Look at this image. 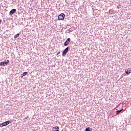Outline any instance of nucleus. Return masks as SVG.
I'll list each match as a JSON object with an SVG mask.
<instances>
[{"label":"nucleus","mask_w":131,"mask_h":131,"mask_svg":"<svg viewBox=\"0 0 131 131\" xmlns=\"http://www.w3.org/2000/svg\"><path fill=\"white\" fill-rule=\"evenodd\" d=\"M68 45H69V42H68V41H66L64 43V46H68Z\"/></svg>","instance_id":"obj_9"},{"label":"nucleus","mask_w":131,"mask_h":131,"mask_svg":"<svg viewBox=\"0 0 131 131\" xmlns=\"http://www.w3.org/2000/svg\"><path fill=\"white\" fill-rule=\"evenodd\" d=\"M59 54H60V52H59L57 54V55H59Z\"/></svg>","instance_id":"obj_14"},{"label":"nucleus","mask_w":131,"mask_h":131,"mask_svg":"<svg viewBox=\"0 0 131 131\" xmlns=\"http://www.w3.org/2000/svg\"><path fill=\"white\" fill-rule=\"evenodd\" d=\"M9 63V60H7L6 62H0V66H5V65H8V63Z\"/></svg>","instance_id":"obj_4"},{"label":"nucleus","mask_w":131,"mask_h":131,"mask_svg":"<svg viewBox=\"0 0 131 131\" xmlns=\"http://www.w3.org/2000/svg\"><path fill=\"white\" fill-rule=\"evenodd\" d=\"M68 50H69V48L67 47L62 52V56H66V54L68 53Z\"/></svg>","instance_id":"obj_3"},{"label":"nucleus","mask_w":131,"mask_h":131,"mask_svg":"<svg viewBox=\"0 0 131 131\" xmlns=\"http://www.w3.org/2000/svg\"><path fill=\"white\" fill-rule=\"evenodd\" d=\"M10 123V121H7L6 122H4L0 124V127H3V126H6L8 125Z\"/></svg>","instance_id":"obj_1"},{"label":"nucleus","mask_w":131,"mask_h":131,"mask_svg":"<svg viewBox=\"0 0 131 131\" xmlns=\"http://www.w3.org/2000/svg\"><path fill=\"white\" fill-rule=\"evenodd\" d=\"M121 111H123V109H121L120 110L117 111L116 112V113L117 115H118V114H119V113H120V112H121Z\"/></svg>","instance_id":"obj_8"},{"label":"nucleus","mask_w":131,"mask_h":131,"mask_svg":"<svg viewBox=\"0 0 131 131\" xmlns=\"http://www.w3.org/2000/svg\"><path fill=\"white\" fill-rule=\"evenodd\" d=\"M21 77H23V76H21Z\"/></svg>","instance_id":"obj_15"},{"label":"nucleus","mask_w":131,"mask_h":131,"mask_svg":"<svg viewBox=\"0 0 131 131\" xmlns=\"http://www.w3.org/2000/svg\"><path fill=\"white\" fill-rule=\"evenodd\" d=\"M60 130V128H59V126H56L55 127H53V131H59Z\"/></svg>","instance_id":"obj_6"},{"label":"nucleus","mask_w":131,"mask_h":131,"mask_svg":"<svg viewBox=\"0 0 131 131\" xmlns=\"http://www.w3.org/2000/svg\"><path fill=\"white\" fill-rule=\"evenodd\" d=\"M125 73H126V74H127V75H128V74L131 73V69L130 68L127 69V70L125 71Z\"/></svg>","instance_id":"obj_5"},{"label":"nucleus","mask_w":131,"mask_h":131,"mask_svg":"<svg viewBox=\"0 0 131 131\" xmlns=\"http://www.w3.org/2000/svg\"><path fill=\"white\" fill-rule=\"evenodd\" d=\"M19 34H17L16 35H15L14 37V38H17V37H18V36H19Z\"/></svg>","instance_id":"obj_10"},{"label":"nucleus","mask_w":131,"mask_h":131,"mask_svg":"<svg viewBox=\"0 0 131 131\" xmlns=\"http://www.w3.org/2000/svg\"><path fill=\"white\" fill-rule=\"evenodd\" d=\"M27 74V72H25L23 74V76H25Z\"/></svg>","instance_id":"obj_12"},{"label":"nucleus","mask_w":131,"mask_h":131,"mask_svg":"<svg viewBox=\"0 0 131 131\" xmlns=\"http://www.w3.org/2000/svg\"><path fill=\"white\" fill-rule=\"evenodd\" d=\"M70 40H71L70 38H68L67 40V41L69 43L70 42Z\"/></svg>","instance_id":"obj_13"},{"label":"nucleus","mask_w":131,"mask_h":131,"mask_svg":"<svg viewBox=\"0 0 131 131\" xmlns=\"http://www.w3.org/2000/svg\"><path fill=\"white\" fill-rule=\"evenodd\" d=\"M85 131H91V128L88 127L86 128Z\"/></svg>","instance_id":"obj_11"},{"label":"nucleus","mask_w":131,"mask_h":131,"mask_svg":"<svg viewBox=\"0 0 131 131\" xmlns=\"http://www.w3.org/2000/svg\"><path fill=\"white\" fill-rule=\"evenodd\" d=\"M64 17H65V14H64L63 13H61L60 15H58V20H64Z\"/></svg>","instance_id":"obj_2"},{"label":"nucleus","mask_w":131,"mask_h":131,"mask_svg":"<svg viewBox=\"0 0 131 131\" xmlns=\"http://www.w3.org/2000/svg\"><path fill=\"white\" fill-rule=\"evenodd\" d=\"M16 10L15 9H13L11 10L10 12V15H13V14L16 12Z\"/></svg>","instance_id":"obj_7"}]
</instances>
